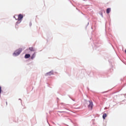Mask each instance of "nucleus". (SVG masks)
I'll return each mask as SVG.
<instances>
[{"label":"nucleus","instance_id":"f257e3e1","mask_svg":"<svg viewBox=\"0 0 126 126\" xmlns=\"http://www.w3.org/2000/svg\"><path fill=\"white\" fill-rule=\"evenodd\" d=\"M21 52H22V50H21V49L17 50L15 51L13 55H14L15 56H18L20 55V53H21Z\"/></svg>","mask_w":126,"mask_h":126},{"label":"nucleus","instance_id":"f03ea898","mask_svg":"<svg viewBox=\"0 0 126 126\" xmlns=\"http://www.w3.org/2000/svg\"><path fill=\"white\" fill-rule=\"evenodd\" d=\"M89 103L90 104L88 107L90 110H92V109H93V102H92V101H89Z\"/></svg>","mask_w":126,"mask_h":126},{"label":"nucleus","instance_id":"7ed1b4c3","mask_svg":"<svg viewBox=\"0 0 126 126\" xmlns=\"http://www.w3.org/2000/svg\"><path fill=\"white\" fill-rule=\"evenodd\" d=\"M23 18V15L20 14L18 16L17 20H18L19 21H20V20H21Z\"/></svg>","mask_w":126,"mask_h":126},{"label":"nucleus","instance_id":"20e7f679","mask_svg":"<svg viewBox=\"0 0 126 126\" xmlns=\"http://www.w3.org/2000/svg\"><path fill=\"white\" fill-rule=\"evenodd\" d=\"M35 57H36V53L34 52L32 56V57H31L32 60H33V59H34V58H35Z\"/></svg>","mask_w":126,"mask_h":126},{"label":"nucleus","instance_id":"39448f33","mask_svg":"<svg viewBox=\"0 0 126 126\" xmlns=\"http://www.w3.org/2000/svg\"><path fill=\"white\" fill-rule=\"evenodd\" d=\"M30 57V54H26L25 56V59H29Z\"/></svg>","mask_w":126,"mask_h":126},{"label":"nucleus","instance_id":"423d86ee","mask_svg":"<svg viewBox=\"0 0 126 126\" xmlns=\"http://www.w3.org/2000/svg\"><path fill=\"white\" fill-rule=\"evenodd\" d=\"M109 12H111V8H108L106 9V13L109 14Z\"/></svg>","mask_w":126,"mask_h":126},{"label":"nucleus","instance_id":"0eeeda50","mask_svg":"<svg viewBox=\"0 0 126 126\" xmlns=\"http://www.w3.org/2000/svg\"><path fill=\"white\" fill-rule=\"evenodd\" d=\"M29 50H30V51H31L32 52H34L35 51V49L33 47H30Z\"/></svg>","mask_w":126,"mask_h":126},{"label":"nucleus","instance_id":"6e6552de","mask_svg":"<svg viewBox=\"0 0 126 126\" xmlns=\"http://www.w3.org/2000/svg\"><path fill=\"white\" fill-rule=\"evenodd\" d=\"M106 117H107V114H106V113L103 114V115L102 116V118H103V120H105L106 119Z\"/></svg>","mask_w":126,"mask_h":126},{"label":"nucleus","instance_id":"1a4fd4ad","mask_svg":"<svg viewBox=\"0 0 126 126\" xmlns=\"http://www.w3.org/2000/svg\"><path fill=\"white\" fill-rule=\"evenodd\" d=\"M1 93V87H0V94Z\"/></svg>","mask_w":126,"mask_h":126},{"label":"nucleus","instance_id":"9d476101","mask_svg":"<svg viewBox=\"0 0 126 126\" xmlns=\"http://www.w3.org/2000/svg\"><path fill=\"white\" fill-rule=\"evenodd\" d=\"M30 26H32V23H30Z\"/></svg>","mask_w":126,"mask_h":126},{"label":"nucleus","instance_id":"9b49d317","mask_svg":"<svg viewBox=\"0 0 126 126\" xmlns=\"http://www.w3.org/2000/svg\"><path fill=\"white\" fill-rule=\"evenodd\" d=\"M61 113H63L64 112L63 111H61L60 112Z\"/></svg>","mask_w":126,"mask_h":126},{"label":"nucleus","instance_id":"f8f14e48","mask_svg":"<svg viewBox=\"0 0 126 126\" xmlns=\"http://www.w3.org/2000/svg\"><path fill=\"white\" fill-rule=\"evenodd\" d=\"M50 73H51L50 72V73H48L47 74H50Z\"/></svg>","mask_w":126,"mask_h":126}]
</instances>
